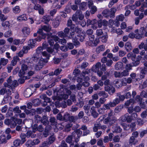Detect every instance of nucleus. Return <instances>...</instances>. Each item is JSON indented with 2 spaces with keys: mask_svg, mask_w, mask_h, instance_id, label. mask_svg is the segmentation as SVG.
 Instances as JSON below:
<instances>
[{
  "mask_svg": "<svg viewBox=\"0 0 147 147\" xmlns=\"http://www.w3.org/2000/svg\"><path fill=\"white\" fill-rule=\"evenodd\" d=\"M72 125L71 123H68L66 125L63 129V131L65 132H69L71 130Z\"/></svg>",
  "mask_w": 147,
  "mask_h": 147,
  "instance_id": "nucleus-22",
  "label": "nucleus"
},
{
  "mask_svg": "<svg viewBox=\"0 0 147 147\" xmlns=\"http://www.w3.org/2000/svg\"><path fill=\"white\" fill-rule=\"evenodd\" d=\"M138 34L136 36L138 39H141L144 36L147 37V28L146 27H141L139 30Z\"/></svg>",
  "mask_w": 147,
  "mask_h": 147,
  "instance_id": "nucleus-4",
  "label": "nucleus"
},
{
  "mask_svg": "<svg viewBox=\"0 0 147 147\" xmlns=\"http://www.w3.org/2000/svg\"><path fill=\"white\" fill-rule=\"evenodd\" d=\"M101 64L100 62H98L95 65H94L92 67L91 71H92L97 73L98 75L99 76H101Z\"/></svg>",
  "mask_w": 147,
  "mask_h": 147,
  "instance_id": "nucleus-5",
  "label": "nucleus"
},
{
  "mask_svg": "<svg viewBox=\"0 0 147 147\" xmlns=\"http://www.w3.org/2000/svg\"><path fill=\"white\" fill-rule=\"evenodd\" d=\"M13 11L15 13H18L20 12V9L19 6H17L13 8Z\"/></svg>",
  "mask_w": 147,
  "mask_h": 147,
  "instance_id": "nucleus-64",
  "label": "nucleus"
},
{
  "mask_svg": "<svg viewBox=\"0 0 147 147\" xmlns=\"http://www.w3.org/2000/svg\"><path fill=\"white\" fill-rule=\"evenodd\" d=\"M102 62L103 63H106L107 66H111L113 63V61L111 59H107L106 57H104L102 59Z\"/></svg>",
  "mask_w": 147,
  "mask_h": 147,
  "instance_id": "nucleus-17",
  "label": "nucleus"
},
{
  "mask_svg": "<svg viewBox=\"0 0 147 147\" xmlns=\"http://www.w3.org/2000/svg\"><path fill=\"white\" fill-rule=\"evenodd\" d=\"M129 71L127 70H124L121 72L115 71V76L116 78H122L123 77L127 76L129 75Z\"/></svg>",
  "mask_w": 147,
  "mask_h": 147,
  "instance_id": "nucleus-7",
  "label": "nucleus"
},
{
  "mask_svg": "<svg viewBox=\"0 0 147 147\" xmlns=\"http://www.w3.org/2000/svg\"><path fill=\"white\" fill-rule=\"evenodd\" d=\"M117 11V9L115 7H113L110 9V18H113L115 16V13Z\"/></svg>",
  "mask_w": 147,
  "mask_h": 147,
  "instance_id": "nucleus-25",
  "label": "nucleus"
},
{
  "mask_svg": "<svg viewBox=\"0 0 147 147\" xmlns=\"http://www.w3.org/2000/svg\"><path fill=\"white\" fill-rule=\"evenodd\" d=\"M51 27L49 25H47V26L44 25L42 26V28L40 29H42V30H44L46 32H49L51 30Z\"/></svg>",
  "mask_w": 147,
  "mask_h": 147,
  "instance_id": "nucleus-44",
  "label": "nucleus"
},
{
  "mask_svg": "<svg viewBox=\"0 0 147 147\" xmlns=\"http://www.w3.org/2000/svg\"><path fill=\"white\" fill-rule=\"evenodd\" d=\"M22 32L25 34H29L30 32V29L29 28L25 27L22 29Z\"/></svg>",
  "mask_w": 147,
  "mask_h": 147,
  "instance_id": "nucleus-47",
  "label": "nucleus"
},
{
  "mask_svg": "<svg viewBox=\"0 0 147 147\" xmlns=\"http://www.w3.org/2000/svg\"><path fill=\"white\" fill-rule=\"evenodd\" d=\"M131 117L130 115L126 113L122 116L121 118V120L123 122H126L127 123H130L132 121Z\"/></svg>",
  "mask_w": 147,
  "mask_h": 147,
  "instance_id": "nucleus-10",
  "label": "nucleus"
},
{
  "mask_svg": "<svg viewBox=\"0 0 147 147\" xmlns=\"http://www.w3.org/2000/svg\"><path fill=\"white\" fill-rule=\"evenodd\" d=\"M110 84V80L109 79L102 80V86L104 85L105 86H109Z\"/></svg>",
  "mask_w": 147,
  "mask_h": 147,
  "instance_id": "nucleus-54",
  "label": "nucleus"
},
{
  "mask_svg": "<svg viewBox=\"0 0 147 147\" xmlns=\"http://www.w3.org/2000/svg\"><path fill=\"white\" fill-rule=\"evenodd\" d=\"M37 32L38 33L39 35L38 36V37L36 38L37 41H40L42 39H45V38L46 34L43 33L42 31V29H39Z\"/></svg>",
  "mask_w": 147,
  "mask_h": 147,
  "instance_id": "nucleus-13",
  "label": "nucleus"
},
{
  "mask_svg": "<svg viewBox=\"0 0 147 147\" xmlns=\"http://www.w3.org/2000/svg\"><path fill=\"white\" fill-rule=\"evenodd\" d=\"M46 63L47 62L43 58H40L38 64L42 68Z\"/></svg>",
  "mask_w": 147,
  "mask_h": 147,
  "instance_id": "nucleus-50",
  "label": "nucleus"
},
{
  "mask_svg": "<svg viewBox=\"0 0 147 147\" xmlns=\"http://www.w3.org/2000/svg\"><path fill=\"white\" fill-rule=\"evenodd\" d=\"M103 16L106 18L110 17V11L108 9H106L103 11L102 13Z\"/></svg>",
  "mask_w": 147,
  "mask_h": 147,
  "instance_id": "nucleus-28",
  "label": "nucleus"
},
{
  "mask_svg": "<svg viewBox=\"0 0 147 147\" xmlns=\"http://www.w3.org/2000/svg\"><path fill=\"white\" fill-rule=\"evenodd\" d=\"M62 71V69H59V68L57 69H55L54 72H52L51 74L49 73V74L50 76L51 75H57L59 74Z\"/></svg>",
  "mask_w": 147,
  "mask_h": 147,
  "instance_id": "nucleus-48",
  "label": "nucleus"
},
{
  "mask_svg": "<svg viewBox=\"0 0 147 147\" xmlns=\"http://www.w3.org/2000/svg\"><path fill=\"white\" fill-rule=\"evenodd\" d=\"M100 86H101V81L99 80L97 82V84L94 85L93 88L95 90H96L99 88Z\"/></svg>",
  "mask_w": 147,
  "mask_h": 147,
  "instance_id": "nucleus-53",
  "label": "nucleus"
},
{
  "mask_svg": "<svg viewBox=\"0 0 147 147\" xmlns=\"http://www.w3.org/2000/svg\"><path fill=\"white\" fill-rule=\"evenodd\" d=\"M7 59H5L4 58H2L1 59L0 61V65H2L3 66L6 65L8 62Z\"/></svg>",
  "mask_w": 147,
  "mask_h": 147,
  "instance_id": "nucleus-57",
  "label": "nucleus"
},
{
  "mask_svg": "<svg viewBox=\"0 0 147 147\" xmlns=\"http://www.w3.org/2000/svg\"><path fill=\"white\" fill-rule=\"evenodd\" d=\"M26 137L28 138L31 137L32 138H35L36 135L33 133V132L31 131H28L26 133Z\"/></svg>",
  "mask_w": 147,
  "mask_h": 147,
  "instance_id": "nucleus-35",
  "label": "nucleus"
},
{
  "mask_svg": "<svg viewBox=\"0 0 147 147\" xmlns=\"http://www.w3.org/2000/svg\"><path fill=\"white\" fill-rule=\"evenodd\" d=\"M40 59V58L39 57V55L38 54H36L33 55L31 59L33 62L36 63L39 61Z\"/></svg>",
  "mask_w": 147,
  "mask_h": 147,
  "instance_id": "nucleus-30",
  "label": "nucleus"
},
{
  "mask_svg": "<svg viewBox=\"0 0 147 147\" xmlns=\"http://www.w3.org/2000/svg\"><path fill=\"white\" fill-rule=\"evenodd\" d=\"M119 103V100L117 98H116L113 100V102H110L109 104L106 105H104L102 108V111L103 110H105L107 109H109L110 107H115Z\"/></svg>",
  "mask_w": 147,
  "mask_h": 147,
  "instance_id": "nucleus-3",
  "label": "nucleus"
},
{
  "mask_svg": "<svg viewBox=\"0 0 147 147\" xmlns=\"http://www.w3.org/2000/svg\"><path fill=\"white\" fill-rule=\"evenodd\" d=\"M28 50L25 49V47H24L23 49L19 52L18 55L20 57H22L24 53H27Z\"/></svg>",
  "mask_w": 147,
  "mask_h": 147,
  "instance_id": "nucleus-41",
  "label": "nucleus"
},
{
  "mask_svg": "<svg viewBox=\"0 0 147 147\" xmlns=\"http://www.w3.org/2000/svg\"><path fill=\"white\" fill-rule=\"evenodd\" d=\"M116 96L119 97V98H117L119 100V103L120 101H123L125 98L124 96L121 95L120 93H117Z\"/></svg>",
  "mask_w": 147,
  "mask_h": 147,
  "instance_id": "nucleus-51",
  "label": "nucleus"
},
{
  "mask_svg": "<svg viewBox=\"0 0 147 147\" xmlns=\"http://www.w3.org/2000/svg\"><path fill=\"white\" fill-rule=\"evenodd\" d=\"M36 38L34 39H31L28 41V45L26 47H25V49L29 50L31 48H34L36 42Z\"/></svg>",
  "mask_w": 147,
  "mask_h": 147,
  "instance_id": "nucleus-11",
  "label": "nucleus"
},
{
  "mask_svg": "<svg viewBox=\"0 0 147 147\" xmlns=\"http://www.w3.org/2000/svg\"><path fill=\"white\" fill-rule=\"evenodd\" d=\"M108 35L107 32L103 33L102 32V42H106L108 39Z\"/></svg>",
  "mask_w": 147,
  "mask_h": 147,
  "instance_id": "nucleus-24",
  "label": "nucleus"
},
{
  "mask_svg": "<svg viewBox=\"0 0 147 147\" xmlns=\"http://www.w3.org/2000/svg\"><path fill=\"white\" fill-rule=\"evenodd\" d=\"M79 129H81L83 131V136H86L90 133V130L87 129V127L85 125H82L81 128Z\"/></svg>",
  "mask_w": 147,
  "mask_h": 147,
  "instance_id": "nucleus-18",
  "label": "nucleus"
},
{
  "mask_svg": "<svg viewBox=\"0 0 147 147\" xmlns=\"http://www.w3.org/2000/svg\"><path fill=\"white\" fill-rule=\"evenodd\" d=\"M134 32L135 33L132 32L129 34L128 36V37L131 38H135L136 39H138L137 38L136 36H137V34H138V32H139V30L138 29L135 30L134 31Z\"/></svg>",
  "mask_w": 147,
  "mask_h": 147,
  "instance_id": "nucleus-21",
  "label": "nucleus"
},
{
  "mask_svg": "<svg viewBox=\"0 0 147 147\" xmlns=\"http://www.w3.org/2000/svg\"><path fill=\"white\" fill-rule=\"evenodd\" d=\"M104 88L105 90L108 92L111 95H112L115 93V91L114 87L111 85H110V86H104Z\"/></svg>",
  "mask_w": 147,
  "mask_h": 147,
  "instance_id": "nucleus-14",
  "label": "nucleus"
},
{
  "mask_svg": "<svg viewBox=\"0 0 147 147\" xmlns=\"http://www.w3.org/2000/svg\"><path fill=\"white\" fill-rule=\"evenodd\" d=\"M7 142L6 136L2 134L0 136V144L5 143Z\"/></svg>",
  "mask_w": 147,
  "mask_h": 147,
  "instance_id": "nucleus-39",
  "label": "nucleus"
},
{
  "mask_svg": "<svg viewBox=\"0 0 147 147\" xmlns=\"http://www.w3.org/2000/svg\"><path fill=\"white\" fill-rule=\"evenodd\" d=\"M11 76L9 77L7 80V82H5L4 85L5 87H7L10 89H13L18 85V82L16 80L13 81Z\"/></svg>",
  "mask_w": 147,
  "mask_h": 147,
  "instance_id": "nucleus-2",
  "label": "nucleus"
},
{
  "mask_svg": "<svg viewBox=\"0 0 147 147\" xmlns=\"http://www.w3.org/2000/svg\"><path fill=\"white\" fill-rule=\"evenodd\" d=\"M20 137L21 139V142L23 144L26 141V135L24 133H22L21 134Z\"/></svg>",
  "mask_w": 147,
  "mask_h": 147,
  "instance_id": "nucleus-62",
  "label": "nucleus"
},
{
  "mask_svg": "<svg viewBox=\"0 0 147 147\" xmlns=\"http://www.w3.org/2000/svg\"><path fill=\"white\" fill-rule=\"evenodd\" d=\"M130 77L128 78V81L131 83L135 79L136 77V74L134 73H132L130 74Z\"/></svg>",
  "mask_w": 147,
  "mask_h": 147,
  "instance_id": "nucleus-33",
  "label": "nucleus"
},
{
  "mask_svg": "<svg viewBox=\"0 0 147 147\" xmlns=\"http://www.w3.org/2000/svg\"><path fill=\"white\" fill-rule=\"evenodd\" d=\"M28 69L27 65L25 64H23L21 65V69L18 72V76L20 77H22L25 74V71Z\"/></svg>",
  "mask_w": 147,
  "mask_h": 147,
  "instance_id": "nucleus-9",
  "label": "nucleus"
},
{
  "mask_svg": "<svg viewBox=\"0 0 147 147\" xmlns=\"http://www.w3.org/2000/svg\"><path fill=\"white\" fill-rule=\"evenodd\" d=\"M50 126L49 125H48L44 129V130L43 132L40 135L42 138H46L49 135V130Z\"/></svg>",
  "mask_w": 147,
  "mask_h": 147,
  "instance_id": "nucleus-16",
  "label": "nucleus"
},
{
  "mask_svg": "<svg viewBox=\"0 0 147 147\" xmlns=\"http://www.w3.org/2000/svg\"><path fill=\"white\" fill-rule=\"evenodd\" d=\"M32 93V90L30 88H27L24 91V95L25 97L28 98L30 96Z\"/></svg>",
  "mask_w": 147,
  "mask_h": 147,
  "instance_id": "nucleus-19",
  "label": "nucleus"
},
{
  "mask_svg": "<svg viewBox=\"0 0 147 147\" xmlns=\"http://www.w3.org/2000/svg\"><path fill=\"white\" fill-rule=\"evenodd\" d=\"M125 47L127 52H129L132 49L131 44L129 42H126L125 45Z\"/></svg>",
  "mask_w": 147,
  "mask_h": 147,
  "instance_id": "nucleus-36",
  "label": "nucleus"
},
{
  "mask_svg": "<svg viewBox=\"0 0 147 147\" xmlns=\"http://www.w3.org/2000/svg\"><path fill=\"white\" fill-rule=\"evenodd\" d=\"M121 125L123 128L124 130H128L130 128V126L129 125H127L125 123H123L121 124Z\"/></svg>",
  "mask_w": 147,
  "mask_h": 147,
  "instance_id": "nucleus-59",
  "label": "nucleus"
},
{
  "mask_svg": "<svg viewBox=\"0 0 147 147\" xmlns=\"http://www.w3.org/2000/svg\"><path fill=\"white\" fill-rule=\"evenodd\" d=\"M85 32H82L81 34L78 35L79 40L81 42L83 41L85 39Z\"/></svg>",
  "mask_w": 147,
  "mask_h": 147,
  "instance_id": "nucleus-46",
  "label": "nucleus"
},
{
  "mask_svg": "<svg viewBox=\"0 0 147 147\" xmlns=\"http://www.w3.org/2000/svg\"><path fill=\"white\" fill-rule=\"evenodd\" d=\"M41 122L45 125H48L49 121L48 120V117L47 116L44 115L42 116Z\"/></svg>",
  "mask_w": 147,
  "mask_h": 147,
  "instance_id": "nucleus-23",
  "label": "nucleus"
},
{
  "mask_svg": "<svg viewBox=\"0 0 147 147\" xmlns=\"http://www.w3.org/2000/svg\"><path fill=\"white\" fill-rule=\"evenodd\" d=\"M75 33L74 32H72L70 33V36L72 39V41L74 45L76 46H78L80 44V43L78 41V40H79L78 35H75Z\"/></svg>",
  "mask_w": 147,
  "mask_h": 147,
  "instance_id": "nucleus-8",
  "label": "nucleus"
},
{
  "mask_svg": "<svg viewBox=\"0 0 147 147\" xmlns=\"http://www.w3.org/2000/svg\"><path fill=\"white\" fill-rule=\"evenodd\" d=\"M70 115L68 113H65L63 116V121H68Z\"/></svg>",
  "mask_w": 147,
  "mask_h": 147,
  "instance_id": "nucleus-60",
  "label": "nucleus"
},
{
  "mask_svg": "<svg viewBox=\"0 0 147 147\" xmlns=\"http://www.w3.org/2000/svg\"><path fill=\"white\" fill-rule=\"evenodd\" d=\"M82 134V132L80 129L75 130L72 133V135L68 136L66 139L67 142L70 144L72 143V137H74L75 139V142L77 143L79 140V139Z\"/></svg>",
  "mask_w": 147,
  "mask_h": 147,
  "instance_id": "nucleus-1",
  "label": "nucleus"
},
{
  "mask_svg": "<svg viewBox=\"0 0 147 147\" xmlns=\"http://www.w3.org/2000/svg\"><path fill=\"white\" fill-rule=\"evenodd\" d=\"M108 95L107 93L104 91H102V104H103L106 100L105 98H107Z\"/></svg>",
  "mask_w": 147,
  "mask_h": 147,
  "instance_id": "nucleus-27",
  "label": "nucleus"
},
{
  "mask_svg": "<svg viewBox=\"0 0 147 147\" xmlns=\"http://www.w3.org/2000/svg\"><path fill=\"white\" fill-rule=\"evenodd\" d=\"M49 121L52 125L56 126L57 125V122L55 118L54 117H51L49 119Z\"/></svg>",
  "mask_w": 147,
  "mask_h": 147,
  "instance_id": "nucleus-49",
  "label": "nucleus"
},
{
  "mask_svg": "<svg viewBox=\"0 0 147 147\" xmlns=\"http://www.w3.org/2000/svg\"><path fill=\"white\" fill-rule=\"evenodd\" d=\"M55 139L56 138L55 136L53 135H52L49 137L48 142L50 144H51L55 141Z\"/></svg>",
  "mask_w": 147,
  "mask_h": 147,
  "instance_id": "nucleus-58",
  "label": "nucleus"
},
{
  "mask_svg": "<svg viewBox=\"0 0 147 147\" xmlns=\"http://www.w3.org/2000/svg\"><path fill=\"white\" fill-rule=\"evenodd\" d=\"M134 101L132 99H130L125 102V105L126 106H129L130 105H132L134 103Z\"/></svg>",
  "mask_w": 147,
  "mask_h": 147,
  "instance_id": "nucleus-43",
  "label": "nucleus"
},
{
  "mask_svg": "<svg viewBox=\"0 0 147 147\" xmlns=\"http://www.w3.org/2000/svg\"><path fill=\"white\" fill-rule=\"evenodd\" d=\"M61 19L60 17H58L56 18L53 23V25L55 28H57L59 25Z\"/></svg>",
  "mask_w": 147,
  "mask_h": 147,
  "instance_id": "nucleus-20",
  "label": "nucleus"
},
{
  "mask_svg": "<svg viewBox=\"0 0 147 147\" xmlns=\"http://www.w3.org/2000/svg\"><path fill=\"white\" fill-rule=\"evenodd\" d=\"M142 98L140 97V96L139 95H137L136 96L134 100L135 102L140 103L142 101Z\"/></svg>",
  "mask_w": 147,
  "mask_h": 147,
  "instance_id": "nucleus-61",
  "label": "nucleus"
},
{
  "mask_svg": "<svg viewBox=\"0 0 147 147\" xmlns=\"http://www.w3.org/2000/svg\"><path fill=\"white\" fill-rule=\"evenodd\" d=\"M138 47L140 49H144L145 51H147V44H144L143 42H142L138 46Z\"/></svg>",
  "mask_w": 147,
  "mask_h": 147,
  "instance_id": "nucleus-45",
  "label": "nucleus"
},
{
  "mask_svg": "<svg viewBox=\"0 0 147 147\" xmlns=\"http://www.w3.org/2000/svg\"><path fill=\"white\" fill-rule=\"evenodd\" d=\"M42 117L38 115H35L34 118V120L36 123H38L39 122H41Z\"/></svg>",
  "mask_w": 147,
  "mask_h": 147,
  "instance_id": "nucleus-38",
  "label": "nucleus"
},
{
  "mask_svg": "<svg viewBox=\"0 0 147 147\" xmlns=\"http://www.w3.org/2000/svg\"><path fill=\"white\" fill-rule=\"evenodd\" d=\"M17 19L19 21H26L27 20V19L25 15L23 14L18 17Z\"/></svg>",
  "mask_w": 147,
  "mask_h": 147,
  "instance_id": "nucleus-55",
  "label": "nucleus"
},
{
  "mask_svg": "<svg viewBox=\"0 0 147 147\" xmlns=\"http://www.w3.org/2000/svg\"><path fill=\"white\" fill-rule=\"evenodd\" d=\"M40 97L41 98L44 100L47 103H50L51 102L50 98L47 97L46 95L45 94H43L40 95Z\"/></svg>",
  "mask_w": 147,
  "mask_h": 147,
  "instance_id": "nucleus-31",
  "label": "nucleus"
},
{
  "mask_svg": "<svg viewBox=\"0 0 147 147\" xmlns=\"http://www.w3.org/2000/svg\"><path fill=\"white\" fill-rule=\"evenodd\" d=\"M123 108V105H120L117 107L114 110L115 112L116 113H119L121 111Z\"/></svg>",
  "mask_w": 147,
  "mask_h": 147,
  "instance_id": "nucleus-52",
  "label": "nucleus"
},
{
  "mask_svg": "<svg viewBox=\"0 0 147 147\" xmlns=\"http://www.w3.org/2000/svg\"><path fill=\"white\" fill-rule=\"evenodd\" d=\"M146 73L145 68L142 67L141 68V71L140 73V77L141 78H144L145 76Z\"/></svg>",
  "mask_w": 147,
  "mask_h": 147,
  "instance_id": "nucleus-37",
  "label": "nucleus"
},
{
  "mask_svg": "<svg viewBox=\"0 0 147 147\" xmlns=\"http://www.w3.org/2000/svg\"><path fill=\"white\" fill-rule=\"evenodd\" d=\"M144 123V120L141 118L138 119L136 122L137 124L139 126L143 125Z\"/></svg>",
  "mask_w": 147,
  "mask_h": 147,
  "instance_id": "nucleus-63",
  "label": "nucleus"
},
{
  "mask_svg": "<svg viewBox=\"0 0 147 147\" xmlns=\"http://www.w3.org/2000/svg\"><path fill=\"white\" fill-rule=\"evenodd\" d=\"M101 119L99 118L96 121V123L94 125V126L93 127V131L94 132H96L98 129L101 128V124L100 123Z\"/></svg>",
  "mask_w": 147,
  "mask_h": 147,
  "instance_id": "nucleus-15",
  "label": "nucleus"
},
{
  "mask_svg": "<svg viewBox=\"0 0 147 147\" xmlns=\"http://www.w3.org/2000/svg\"><path fill=\"white\" fill-rule=\"evenodd\" d=\"M97 22V20L95 19H94L92 21L91 23L92 28L94 29H96L98 28Z\"/></svg>",
  "mask_w": 147,
  "mask_h": 147,
  "instance_id": "nucleus-40",
  "label": "nucleus"
},
{
  "mask_svg": "<svg viewBox=\"0 0 147 147\" xmlns=\"http://www.w3.org/2000/svg\"><path fill=\"white\" fill-rule=\"evenodd\" d=\"M107 69L105 64L102 65V80L107 79L109 76L108 72L106 71Z\"/></svg>",
  "mask_w": 147,
  "mask_h": 147,
  "instance_id": "nucleus-6",
  "label": "nucleus"
},
{
  "mask_svg": "<svg viewBox=\"0 0 147 147\" xmlns=\"http://www.w3.org/2000/svg\"><path fill=\"white\" fill-rule=\"evenodd\" d=\"M138 142L137 139L133 137H130L128 140V146L129 147H133L135 146Z\"/></svg>",
  "mask_w": 147,
  "mask_h": 147,
  "instance_id": "nucleus-12",
  "label": "nucleus"
},
{
  "mask_svg": "<svg viewBox=\"0 0 147 147\" xmlns=\"http://www.w3.org/2000/svg\"><path fill=\"white\" fill-rule=\"evenodd\" d=\"M128 78H123L122 79L121 83L122 84L121 85L123 86H125L127 85V84H130L131 83L130 81H128Z\"/></svg>",
  "mask_w": 147,
  "mask_h": 147,
  "instance_id": "nucleus-42",
  "label": "nucleus"
},
{
  "mask_svg": "<svg viewBox=\"0 0 147 147\" xmlns=\"http://www.w3.org/2000/svg\"><path fill=\"white\" fill-rule=\"evenodd\" d=\"M113 131L116 133L121 132L122 131V129L119 126H113L112 127Z\"/></svg>",
  "mask_w": 147,
  "mask_h": 147,
  "instance_id": "nucleus-26",
  "label": "nucleus"
},
{
  "mask_svg": "<svg viewBox=\"0 0 147 147\" xmlns=\"http://www.w3.org/2000/svg\"><path fill=\"white\" fill-rule=\"evenodd\" d=\"M123 67V63L120 62H117L115 65V68L116 70H119L122 68Z\"/></svg>",
  "mask_w": 147,
  "mask_h": 147,
  "instance_id": "nucleus-34",
  "label": "nucleus"
},
{
  "mask_svg": "<svg viewBox=\"0 0 147 147\" xmlns=\"http://www.w3.org/2000/svg\"><path fill=\"white\" fill-rule=\"evenodd\" d=\"M147 87V80H145L139 86L140 89H142Z\"/></svg>",
  "mask_w": 147,
  "mask_h": 147,
  "instance_id": "nucleus-56",
  "label": "nucleus"
},
{
  "mask_svg": "<svg viewBox=\"0 0 147 147\" xmlns=\"http://www.w3.org/2000/svg\"><path fill=\"white\" fill-rule=\"evenodd\" d=\"M90 112L91 113L92 115V116L94 118H96L98 115V114L96 111L95 109V108L94 107H92L91 108L90 110Z\"/></svg>",
  "mask_w": 147,
  "mask_h": 147,
  "instance_id": "nucleus-29",
  "label": "nucleus"
},
{
  "mask_svg": "<svg viewBox=\"0 0 147 147\" xmlns=\"http://www.w3.org/2000/svg\"><path fill=\"white\" fill-rule=\"evenodd\" d=\"M86 2H82L80 4L79 8L80 10L84 11L86 9Z\"/></svg>",
  "mask_w": 147,
  "mask_h": 147,
  "instance_id": "nucleus-32",
  "label": "nucleus"
}]
</instances>
